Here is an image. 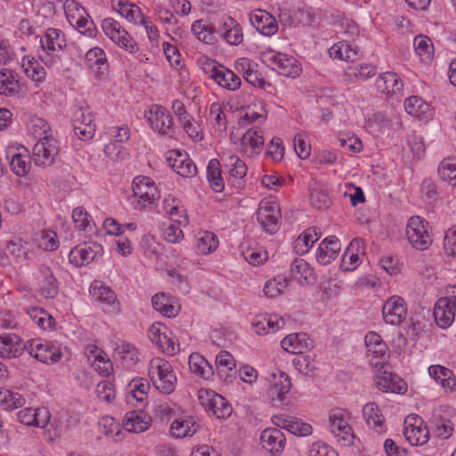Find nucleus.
<instances>
[{"label":"nucleus","mask_w":456,"mask_h":456,"mask_svg":"<svg viewBox=\"0 0 456 456\" xmlns=\"http://www.w3.org/2000/svg\"><path fill=\"white\" fill-rule=\"evenodd\" d=\"M131 189L132 194L128 197V201L134 210L151 208L160 198V191L154 180L149 176H135L132 181Z\"/></svg>","instance_id":"nucleus-1"},{"label":"nucleus","mask_w":456,"mask_h":456,"mask_svg":"<svg viewBox=\"0 0 456 456\" xmlns=\"http://www.w3.org/2000/svg\"><path fill=\"white\" fill-rule=\"evenodd\" d=\"M39 59L48 68L61 63V53L67 46V40L62 30L55 28H47L40 37Z\"/></svg>","instance_id":"nucleus-2"},{"label":"nucleus","mask_w":456,"mask_h":456,"mask_svg":"<svg viewBox=\"0 0 456 456\" xmlns=\"http://www.w3.org/2000/svg\"><path fill=\"white\" fill-rule=\"evenodd\" d=\"M259 57L263 63L271 66L281 76L295 78L302 73L301 64L293 55L266 48L260 53Z\"/></svg>","instance_id":"nucleus-3"},{"label":"nucleus","mask_w":456,"mask_h":456,"mask_svg":"<svg viewBox=\"0 0 456 456\" xmlns=\"http://www.w3.org/2000/svg\"><path fill=\"white\" fill-rule=\"evenodd\" d=\"M63 8L67 20L72 27L86 37H96L97 28L80 3L76 0H66Z\"/></svg>","instance_id":"nucleus-4"},{"label":"nucleus","mask_w":456,"mask_h":456,"mask_svg":"<svg viewBox=\"0 0 456 456\" xmlns=\"http://www.w3.org/2000/svg\"><path fill=\"white\" fill-rule=\"evenodd\" d=\"M405 234L409 243L416 250H427L433 243L429 224L419 216H413L408 220Z\"/></svg>","instance_id":"nucleus-5"},{"label":"nucleus","mask_w":456,"mask_h":456,"mask_svg":"<svg viewBox=\"0 0 456 456\" xmlns=\"http://www.w3.org/2000/svg\"><path fill=\"white\" fill-rule=\"evenodd\" d=\"M230 140L238 147L239 151L248 158L258 156L265 145L263 130L256 126L248 128L240 135L232 133Z\"/></svg>","instance_id":"nucleus-6"},{"label":"nucleus","mask_w":456,"mask_h":456,"mask_svg":"<svg viewBox=\"0 0 456 456\" xmlns=\"http://www.w3.org/2000/svg\"><path fill=\"white\" fill-rule=\"evenodd\" d=\"M149 376L154 387L161 393L168 395L175 390L176 377L167 361L161 358L151 360Z\"/></svg>","instance_id":"nucleus-7"},{"label":"nucleus","mask_w":456,"mask_h":456,"mask_svg":"<svg viewBox=\"0 0 456 456\" xmlns=\"http://www.w3.org/2000/svg\"><path fill=\"white\" fill-rule=\"evenodd\" d=\"M201 65L204 73L219 86L230 91H235L240 88L241 85L240 77L232 70L208 58L202 61Z\"/></svg>","instance_id":"nucleus-8"},{"label":"nucleus","mask_w":456,"mask_h":456,"mask_svg":"<svg viewBox=\"0 0 456 456\" xmlns=\"http://www.w3.org/2000/svg\"><path fill=\"white\" fill-rule=\"evenodd\" d=\"M102 29L105 36L116 45L129 53H135L139 51L137 42L132 36L112 18H105L102 21Z\"/></svg>","instance_id":"nucleus-9"},{"label":"nucleus","mask_w":456,"mask_h":456,"mask_svg":"<svg viewBox=\"0 0 456 456\" xmlns=\"http://www.w3.org/2000/svg\"><path fill=\"white\" fill-rule=\"evenodd\" d=\"M256 219L264 231L269 234L276 233L281 226V213L276 200L263 199L256 210Z\"/></svg>","instance_id":"nucleus-10"},{"label":"nucleus","mask_w":456,"mask_h":456,"mask_svg":"<svg viewBox=\"0 0 456 456\" xmlns=\"http://www.w3.org/2000/svg\"><path fill=\"white\" fill-rule=\"evenodd\" d=\"M151 129L162 136H172L175 133L174 120L168 110L161 105L153 104L144 112Z\"/></svg>","instance_id":"nucleus-11"},{"label":"nucleus","mask_w":456,"mask_h":456,"mask_svg":"<svg viewBox=\"0 0 456 456\" xmlns=\"http://www.w3.org/2000/svg\"><path fill=\"white\" fill-rule=\"evenodd\" d=\"M58 151L57 141L53 136H45L34 145L31 157L37 166L47 167L53 162Z\"/></svg>","instance_id":"nucleus-12"},{"label":"nucleus","mask_w":456,"mask_h":456,"mask_svg":"<svg viewBox=\"0 0 456 456\" xmlns=\"http://www.w3.org/2000/svg\"><path fill=\"white\" fill-rule=\"evenodd\" d=\"M103 254V248L97 242H85L73 248L69 254V262L76 267L86 266Z\"/></svg>","instance_id":"nucleus-13"},{"label":"nucleus","mask_w":456,"mask_h":456,"mask_svg":"<svg viewBox=\"0 0 456 456\" xmlns=\"http://www.w3.org/2000/svg\"><path fill=\"white\" fill-rule=\"evenodd\" d=\"M6 158L10 159L11 169L16 175L22 177L28 173L32 157L26 147L20 144L8 146Z\"/></svg>","instance_id":"nucleus-14"},{"label":"nucleus","mask_w":456,"mask_h":456,"mask_svg":"<svg viewBox=\"0 0 456 456\" xmlns=\"http://www.w3.org/2000/svg\"><path fill=\"white\" fill-rule=\"evenodd\" d=\"M287 285H314L316 282L315 274L307 262L302 258L292 262L289 270V275L282 278Z\"/></svg>","instance_id":"nucleus-15"},{"label":"nucleus","mask_w":456,"mask_h":456,"mask_svg":"<svg viewBox=\"0 0 456 456\" xmlns=\"http://www.w3.org/2000/svg\"><path fill=\"white\" fill-rule=\"evenodd\" d=\"M26 351L35 359L45 363L57 362L62 355L60 347L49 342L27 341Z\"/></svg>","instance_id":"nucleus-16"},{"label":"nucleus","mask_w":456,"mask_h":456,"mask_svg":"<svg viewBox=\"0 0 456 456\" xmlns=\"http://www.w3.org/2000/svg\"><path fill=\"white\" fill-rule=\"evenodd\" d=\"M419 416H408L404 420L403 435L411 445H422L428 441L429 432Z\"/></svg>","instance_id":"nucleus-17"},{"label":"nucleus","mask_w":456,"mask_h":456,"mask_svg":"<svg viewBox=\"0 0 456 456\" xmlns=\"http://www.w3.org/2000/svg\"><path fill=\"white\" fill-rule=\"evenodd\" d=\"M365 345L367 347L368 356L370 358V362L376 368L382 370L384 366V360L387 354V346L382 339L380 335L376 332H369L365 336Z\"/></svg>","instance_id":"nucleus-18"},{"label":"nucleus","mask_w":456,"mask_h":456,"mask_svg":"<svg viewBox=\"0 0 456 456\" xmlns=\"http://www.w3.org/2000/svg\"><path fill=\"white\" fill-rule=\"evenodd\" d=\"M167 161L168 166L182 177L191 178L197 175V167L186 152L170 151Z\"/></svg>","instance_id":"nucleus-19"},{"label":"nucleus","mask_w":456,"mask_h":456,"mask_svg":"<svg viewBox=\"0 0 456 456\" xmlns=\"http://www.w3.org/2000/svg\"><path fill=\"white\" fill-rule=\"evenodd\" d=\"M405 302L403 297L393 296L382 308L383 319L387 324L400 325L406 316Z\"/></svg>","instance_id":"nucleus-20"},{"label":"nucleus","mask_w":456,"mask_h":456,"mask_svg":"<svg viewBox=\"0 0 456 456\" xmlns=\"http://www.w3.org/2000/svg\"><path fill=\"white\" fill-rule=\"evenodd\" d=\"M341 250V243L336 236H328L319 244L315 257L317 262L322 265H330L337 258Z\"/></svg>","instance_id":"nucleus-21"},{"label":"nucleus","mask_w":456,"mask_h":456,"mask_svg":"<svg viewBox=\"0 0 456 456\" xmlns=\"http://www.w3.org/2000/svg\"><path fill=\"white\" fill-rule=\"evenodd\" d=\"M252 26L262 35L271 37L278 31L276 19L268 12L258 9L249 14Z\"/></svg>","instance_id":"nucleus-22"},{"label":"nucleus","mask_w":456,"mask_h":456,"mask_svg":"<svg viewBox=\"0 0 456 456\" xmlns=\"http://www.w3.org/2000/svg\"><path fill=\"white\" fill-rule=\"evenodd\" d=\"M330 428L338 442L343 445H351L354 443V435L352 428L340 413L330 415Z\"/></svg>","instance_id":"nucleus-23"},{"label":"nucleus","mask_w":456,"mask_h":456,"mask_svg":"<svg viewBox=\"0 0 456 456\" xmlns=\"http://www.w3.org/2000/svg\"><path fill=\"white\" fill-rule=\"evenodd\" d=\"M262 447L273 455L281 454L286 444L284 434L279 428H265L261 436Z\"/></svg>","instance_id":"nucleus-24"},{"label":"nucleus","mask_w":456,"mask_h":456,"mask_svg":"<svg viewBox=\"0 0 456 456\" xmlns=\"http://www.w3.org/2000/svg\"><path fill=\"white\" fill-rule=\"evenodd\" d=\"M221 159L229 175V180L240 181L246 176L248 167L237 154L229 151H224Z\"/></svg>","instance_id":"nucleus-25"},{"label":"nucleus","mask_w":456,"mask_h":456,"mask_svg":"<svg viewBox=\"0 0 456 456\" xmlns=\"http://www.w3.org/2000/svg\"><path fill=\"white\" fill-rule=\"evenodd\" d=\"M26 350V343L15 334L0 336V357L14 359L20 357Z\"/></svg>","instance_id":"nucleus-26"},{"label":"nucleus","mask_w":456,"mask_h":456,"mask_svg":"<svg viewBox=\"0 0 456 456\" xmlns=\"http://www.w3.org/2000/svg\"><path fill=\"white\" fill-rule=\"evenodd\" d=\"M452 303V297H440L436 302L433 315L436 324L442 329L450 327L454 320L455 306Z\"/></svg>","instance_id":"nucleus-27"},{"label":"nucleus","mask_w":456,"mask_h":456,"mask_svg":"<svg viewBox=\"0 0 456 456\" xmlns=\"http://www.w3.org/2000/svg\"><path fill=\"white\" fill-rule=\"evenodd\" d=\"M377 90L387 95H400L403 90V81L395 72L381 73L375 81Z\"/></svg>","instance_id":"nucleus-28"},{"label":"nucleus","mask_w":456,"mask_h":456,"mask_svg":"<svg viewBox=\"0 0 456 456\" xmlns=\"http://www.w3.org/2000/svg\"><path fill=\"white\" fill-rule=\"evenodd\" d=\"M281 345L286 352L300 354L312 349L314 341L305 333H293L286 336Z\"/></svg>","instance_id":"nucleus-29"},{"label":"nucleus","mask_w":456,"mask_h":456,"mask_svg":"<svg viewBox=\"0 0 456 456\" xmlns=\"http://www.w3.org/2000/svg\"><path fill=\"white\" fill-rule=\"evenodd\" d=\"M152 423L151 416L143 411H131L126 413L123 426L128 432L142 433L150 428Z\"/></svg>","instance_id":"nucleus-30"},{"label":"nucleus","mask_w":456,"mask_h":456,"mask_svg":"<svg viewBox=\"0 0 456 456\" xmlns=\"http://www.w3.org/2000/svg\"><path fill=\"white\" fill-rule=\"evenodd\" d=\"M86 61L89 68L99 77H105L109 71L107 55L101 47H92L86 53Z\"/></svg>","instance_id":"nucleus-31"},{"label":"nucleus","mask_w":456,"mask_h":456,"mask_svg":"<svg viewBox=\"0 0 456 456\" xmlns=\"http://www.w3.org/2000/svg\"><path fill=\"white\" fill-rule=\"evenodd\" d=\"M162 209L174 222L187 224L186 209L182 201L172 194L167 195L162 202Z\"/></svg>","instance_id":"nucleus-32"},{"label":"nucleus","mask_w":456,"mask_h":456,"mask_svg":"<svg viewBox=\"0 0 456 456\" xmlns=\"http://www.w3.org/2000/svg\"><path fill=\"white\" fill-rule=\"evenodd\" d=\"M321 235V230L317 227L305 229L293 242V251L299 256L308 253L314 244L320 239Z\"/></svg>","instance_id":"nucleus-33"},{"label":"nucleus","mask_w":456,"mask_h":456,"mask_svg":"<svg viewBox=\"0 0 456 456\" xmlns=\"http://www.w3.org/2000/svg\"><path fill=\"white\" fill-rule=\"evenodd\" d=\"M218 34H220L230 45H239L243 41L242 28L237 20L232 17L223 19Z\"/></svg>","instance_id":"nucleus-34"},{"label":"nucleus","mask_w":456,"mask_h":456,"mask_svg":"<svg viewBox=\"0 0 456 456\" xmlns=\"http://www.w3.org/2000/svg\"><path fill=\"white\" fill-rule=\"evenodd\" d=\"M20 66L26 76L35 83L37 87L45 81L46 71L33 55L22 57Z\"/></svg>","instance_id":"nucleus-35"},{"label":"nucleus","mask_w":456,"mask_h":456,"mask_svg":"<svg viewBox=\"0 0 456 456\" xmlns=\"http://www.w3.org/2000/svg\"><path fill=\"white\" fill-rule=\"evenodd\" d=\"M406 112L419 119H428L433 114L432 108L421 97L411 96L404 101Z\"/></svg>","instance_id":"nucleus-36"},{"label":"nucleus","mask_w":456,"mask_h":456,"mask_svg":"<svg viewBox=\"0 0 456 456\" xmlns=\"http://www.w3.org/2000/svg\"><path fill=\"white\" fill-rule=\"evenodd\" d=\"M273 379L270 381L272 383L270 387V395L277 397L280 402L284 400V395L290 391L291 388V381L289 375L280 370H277L276 372L272 374Z\"/></svg>","instance_id":"nucleus-37"},{"label":"nucleus","mask_w":456,"mask_h":456,"mask_svg":"<svg viewBox=\"0 0 456 456\" xmlns=\"http://www.w3.org/2000/svg\"><path fill=\"white\" fill-rule=\"evenodd\" d=\"M191 32L199 41L204 44L213 45L216 42L218 31L208 20H195L191 24Z\"/></svg>","instance_id":"nucleus-38"},{"label":"nucleus","mask_w":456,"mask_h":456,"mask_svg":"<svg viewBox=\"0 0 456 456\" xmlns=\"http://www.w3.org/2000/svg\"><path fill=\"white\" fill-rule=\"evenodd\" d=\"M112 8L127 21L136 24L143 16L140 7L127 0H111Z\"/></svg>","instance_id":"nucleus-39"},{"label":"nucleus","mask_w":456,"mask_h":456,"mask_svg":"<svg viewBox=\"0 0 456 456\" xmlns=\"http://www.w3.org/2000/svg\"><path fill=\"white\" fill-rule=\"evenodd\" d=\"M376 385L383 392L404 393L406 390L405 383L398 376L387 370L377 376Z\"/></svg>","instance_id":"nucleus-40"},{"label":"nucleus","mask_w":456,"mask_h":456,"mask_svg":"<svg viewBox=\"0 0 456 456\" xmlns=\"http://www.w3.org/2000/svg\"><path fill=\"white\" fill-rule=\"evenodd\" d=\"M20 87V77L12 69H0V94L12 96L18 93Z\"/></svg>","instance_id":"nucleus-41"},{"label":"nucleus","mask_w":456,"mask_h":456,"mask_svg":"<svg viewBox=\"0 0 456 456\" xmlns=\"http://www.w3.org/2000/svg\"><path fill=\"white\" fill-rule=\"evenodd\" d=\"M362 414L370 428H373L379 434L385 432L386 428L384 424V417L376 403H366L363 406Z\"/></svg>","instance_id":"nucleus-42"},{"label":"nucleus","mask_w":456,"mask_h":456,"mask_svg":"<svg viewBox=\"0 0 456 456\" xmlns=\"http://www.w3.org/2000/svg\"><path fill=\"white\" fill-rule=\"evenodd\" d=\"M329 54L333 59L349 61L357 58L358 48L348 43L347 40H342L333 44L329 49Z\"/></svg>","instance_id":"nucleus-43"},{"label":"nucleus","mask_w":456,"mask_h":456,"mask_svg":"<svg viewBox=\"0 0 456 456\" xmlns=\"http://www.w3.org/2000/svg\"><path fill=\"white\" fill-rule=\"evenodd\" d=\"M219 245L217 236L208 231H200L196 234L195 248L199 254L208 255L214 252Z\"/></svg>","instance_id":"nucleus-44"},{"label":"nucleus","mask_w":456,"mask_h":456,"mask_svg":"<svg viewBox=\"0 0 456 456\" xmlns=\"http://www.w3.org/2000/svg\"><path fill=\"white\" fill-rule=\"evenodd\" d=\"M114 357L130 367L138 362L139 352L134 345L126 341H120L116 345Z\"/></svg>","instance_id":"nucleus-45"},{"label":"nucleus","mask_w":456,"mask_h":456,"mask_svg":"<svg viewBox=\"0 0 456 456\" xmlns=\"http://www.w3.org/2000/svg\"><path fill=\"white\" fill-rule=\"evenodd\" d=\"M413 47L416 55L424 63H429L434 56V45L431 39L422 34L414 37Z\"/></svg>","instance_id":"nucleus-46"},{"label":"nucleus","mask_w":456,"mask_h":456,"mask_svg":"<svg viewBox=\"0 0 456 456\" xmlns=\"http://www.w3.org/2000/svg\"><path fill=\"white\" fill-rule=\"evenodd\" d=\"M429 375L444 388L453 389L456 387V379L452 370L442 365H431L428 368Z\"/></svg>","instance_id":"nucleus-47"},{"label":"nucleus","mask_w":456,"mask_h":456,"mask_svg":"<svg viewBox=\"0 0 456 456\" xmlns=\"http://www.w3.org/2000/svg\"><path fill=\"white\" fill-rule=\"evenodd\" d=\"M188 364L191 372L204 379H209L213 376L212 366L200 354H191Z\"/></svg>","instance_id":"nucleus-48"},{"label":"nucleus","mask_w":456,"mask_h":456,"mask_svg":"<svg viewBox=\"0 0 456 456\" xmlns=\"http://www.w3.org/2000/svg\"><path fill=\"white\" fill-rule=\"evenodd\" d=\"M71 217L76 229L86 232H93L94 231V220L83 207L75 208Z\"/></svg>","instance_id":"nucleus-49"},{"label":"nucleus","mask_w":456,"mask_h":456,"mask_svg":"<svg viewBox=\"0 0 456 456\" xmlns=\"http://www.w3.org/2000/svg\"><path fill=\"white\" fill-rule=\"evenodd\" d=\"M199 428V425L192 419H175L171 427L170 433L173 436L177 438H183L185 436H191L194 435Z\"/></svg>","instance_id":"nucleus-50"},{"label":"nucleus","mask_w":456,"mask_h":456,"mask_svg":"<svg viewBox=\"0 0 456 456\" xmlns=\"http://www.w3.org/2000/svg\"><path fill=\"white\" fill-rule=\"evenodd\" d=\"M28 133L35 138L53 136L48 122L43 118L37 116H30L26 123Z\"/></svg>","instance_id":"nucleus-51"},{"label":"nucleus","mask_w":456,"mask_h":456,"mask_svg":"<svg viewBox=\"0 0 456 456\" xmlns=\"http://www.w3.org/2000/svg\"><path fill=\"white\" fill-rule=\"evenodd\" d=\"M207 178L213 191L220 192L224 190V182L220 169V163L217 159H212L209 160L207 167Z\"/></svg>","instance_id":"nucleus-52"},{"label":"nucleus","mask_w":456,"mask_h":456,"mask_svg":"<svg viewBox=\"0 0 456 456\" xmlns=\"http://www.w3.org/2000/svg\"><path fill=\"white\" fill-rule=\"evenodd\" d=\"M361 244L362 241L357 239H354L350 242L341 261L340 266L344 271H354L359 265L360 258L358 253L354 252V250H358Z\"/></svg>","instance_id":"nucleus-53"},{"label":"nucleus","mask_w":456,"mask_h":456,"mask_svg":"<svg viewBox=\"0 0 456 456\" xmlns=\"http://www.w3.org/2000/svg\"><path fill=\"white\" fill-rule=\"evenodd\" d=\"M152 305L155 310L164 316L172 317L177 314V309L172 305L169 296L165 293H157L152 297Z\"/></svg>","instance_id":"nucleus-54"},{"label":"nucleus","mask_w":456,"mask_h":456,"mask_svg":"<svg viewBox=\"0 0 456 456\" xmlns=\"http://www.w3.org/2000/svg\"><path fill=\"white\" fill-rule=\"evenodd\" d=\"M24 404L25 398L20 394L5 388L0 389V406L4 410L17 409Z\"/></svg>","instance_id":"nucleus-55"},{"label":"nucleus","mask_w":456,"mask_h":456,"mask_svg":"<svg viewBox=\"0 0 456 456\" xmlns=\"http://www.w3.org/2000/svg\"><path fill=\"white\" fill-rule=\"evenodd\" d=\"M27 314L43 330L53 329L55 325L54 318L42 308L30 307Z\"/></svg>","instance_id":"nucleus-56"},{"label":"nucleus","mask_w":456,"mask_h":456,"mask_svg":"<svg viewBox=\"0 0 456 456\" xmlns=\"http://www.w3.org/2000/svg\"><path fill=\"white\" fill-rule=\"evenodd\" d=\"M35 241L37 247L45 251H54L59 246L60 242L57 234L53 231H42L35 237Z\"/></svg>","instance_id":"nucleus-57"},{"label":"nucleus","mask_w":456,"mask_h":456,"mask_svg":"<svg viewBox=\"0 0 456 456\" xmlns=\"http://www.w3.org/2000/svg\"><path fill=\"white\" fill-rule=\"evenodd\" d=\"M183 131L188 136L195 142H200L204 138V134L200 123L191 115L183 117L179 121Z\"/></svg>","instance_id":"nucleus-58"},{"label":"nucleus","mask_w":456,"mask_h":456,"mask_svg":"<svg viewBox=\"0 0 456 456\" xmlns=\"http://www.w3.org/2000/svg\"><path fill=\"white\" fill-rule=\"evenodd\" d=\"M7 251L13 256L19 262H23L28 258L29 249L28 242L20 238H13L7 244Z\"/></svg>","instance_id":"nucleus-59"},{"label":"nucleus","mask_w":456,"mask_h":456,"mask_svg":"<svg viewBox=\"0 0 456 456\" xmlns=\"http://www.w3.org/2000/svg\"><path fill=\"white\" fill-rule=\"evenodd\" d=\"M438 174L442 180L452 186H456V159L452 158L444 159L438 167Z\"/></svg>","instance_id":"nucleus-60"},{"label":"nucleus","mask_w":456,"mask_h":456,"mask_svg":"<svg viewBox=\"0 0 456 456\" xmlns=\"http://www.w3.org/2000/svg\"><path fill=\"white\" fill-rule=\"evenodd\" d=\"M89 293L100 305H112L117 301V295L110 287H90Z\"/></svg>","instance_id":"nucleus-61"},{"label":"nucleus","mask_w":456,"mask_h":456,"mask_svg":"<svg viewBox=\"0 0 456 456\" xmlns=\"http://www.w3.org/2000/svg\"><path fill=\"white\" fill-rule=\"evenodd\" d=\"M338 140L339 145L351 153H358L362 150L361 140L351 133L339 132Z\"/></svg>","instance_id":"nucleus-62"},{"label":"nucleus","mask_w":456,"mask_h":456,"mask_svg":"<svg viewBox=\"0 0 456 456\" xmlns=\"http://www.w3.org/2000/svg\"><path fill=\"white\" fill-rule=\"evenodd\" d=\"M337 32L346 36L349 40H354L360 35L361 30L352 19L343 16L338 22Z\"/></svg>","instance_id":"nucleus-63"},{"label":"nucleus","mask_w":456,"mask_h":456,"mask_svg":"<svg viewBox=\"0 0 456 456\" xmlns=\"http://www.w3.org/2000/svg\"><path fill=\"white\" fill-rule=\"evenodd\" d=\"M213 403L211 411L216 415L218 419H225L232 414V405L227 402V400L219 394L213 395Z\"/></svg>","instance_id":"nucleus-64"}]
</instances>
